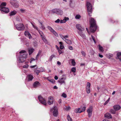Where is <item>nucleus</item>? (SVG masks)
Here are the masks:
<instances>
[{
  "instance_id": "nucleus-1",
  "label": "nucleus",
  "mask_w": 121,
  "mask_h": 121,
  "mask_svg": "<svg viewBox=\"0 0 121 121\" xmlns=\"http://www.w3.org/2000/svg\"><path fill=\"white\" fill-rule=\"evenodd\" d=\"M90 19V30L91 32L94 33L97 29V26L96 23L95 21L94 18H91Z\"/></svg>"
},
{
  "instance_id": "nucleus-2",
  "label": "nucleus",
  "mask_w": 121,
  "mask_h": 121,
  "mask_svg": "<svg viewBox=\"0 0 121 121\" xmlns=\"http://www.w3.org/2000/svg\"><path fill=\"white\" fill-rule=\"evenodd\" d=\"M20 56L19 57L18 60L20 62H24L26 58L27 54L26 51L25 50H22L19 52Z\"/></svg>"
},
{
  "instance_id": "nucleus-3",
  "label": "nucleus",
  "mask_w": 121,
  "mask_h": 121,
  "mask_svg": "<svg viewBox=\"0 0 121 121\" xmlns=\"http://www.w3.org/2000/svg\"><path fill=\"white\" fill-rule=\"evenodd\" d=\"M86 5L87 8V11L88 13V15L91 16V13L92 12V6L91 3L87 2L86 3Z\"/></svg>"
},
{
  "instance_id": "nucleus-4",
  "label": "nucleus",
  "mask_w": 121,
  "mask_h": 121,
  "mask_svg": "<svg viewBox=\"0 0 121 121\" xmlns=\"http://www.w3.org/2000/svg\"><path fill=\"white\" fill-rule=\"evenodd\" d=\"M16 29L18 31H21L24 29V26L22 23L17 24L15 26Z\"/></svg>"
},
{
  "instance_id": "nucleus-5",
  "label": "nucleus",
  "mask_w": 121,
  "mask_h": 121,
  "mask_svg": "<svg viewBox=\"0 0 121 121\" xmlns=\"http://www.w3.org/2000/svg\"><path fill=\"white\" fill-rule=\"evenodd\" d=\"M51 112H52L53 114L55 117H57L58 114V111L57 107L56 106H54L53 108L51 109Z\"/></svg>"
},
{
  "instance_id": "nucleus-6",
  "label": "nucleus",
  "mask_w": 121,
  "mask_h": 121,
  "mask_svg": "<svg viewBox=\"0 0 121 121\" xmlns=\"http://www.w3.org/2000/svg\"><path fill=\"white\" fill-rule=\"evenodd\" d=\"M38 99L40 102L42 104L46 106L47 103L45 99L42 98L41 96L39 95L38 97Z\"/></svg>"
},
{
  "instance_id": "nucleus-7",
  "label": "nucleus",
  "mask_w": 121,
  "mask_h": 121,
  "mask_svg": "<svg viewBox=\"0 0 121 121\" xmlns=\"http://www.w3.org/2000/svg\"><path fill=\"white\" fill-rule=\"evenodd\" d=\"M52 11L53 13H56L58 15H62L63 12L60 9H55L52 10Z\"/></svg>"
},
{
  "instance_id": "nucleus-8",
  "label": "nucleus",
  "mask_w": 121,
  "mask_h": 121,
  "mask_svg": "<svg viewBox=\"0 0 121 121\" xmlns=\"http://www.w3.org/2000/svg\"><path fill=\"white\" fill-rule=\"evenodd\" d=\"M92 107L90 106L87 110V112L88 113V116L89 117H91V116L92 112Z\"/></svg>"
},
{
  "instance_id": "nucleus-9",
  "label": "nucleus",
  "mask_w": 121,
  "mask_h": 121,
  "mask_svg": "<svg viewBox=\"0 0 121 121\" xmlns=\"http://www.w3.org/2000/svg\"><path fill=\"white\" fill-rule=\"evenodd\" d=\"M0 10L2 12H4L5 13H9V9L8 8L5 7L0 8Z\"/></svg>"
},
{
  "instance_id": "nucleus-10",
  "label": "nucleus",
  "mask_w": 121,
  "mask_h": 121,
  "mask_svg": "<svg viewBox=\"0 0 121 121\" xmlns=\"http://www.w3.org/2000/svg\"><path fill=\"white\" fill-rule=\"evenodd\" d=\"M91 84L89 82L87 83V85L86 87V92L87 93L89 94L90 92V87L91 86Z\"/></svg>"
},
{
  "instance_id": "nucleus-11",
  "label": "nucleus",
  "mask_w": 121,
  "mask_h": 121,
  "mask_svg": "<svg viewBox=\"0 0 121 121\" xmlns=\"http://www.w3.org/2000/svg\"><path fill=\"white\" fill-rule=\"evenodd\" d=\"M53 98L52 97H49L48 98V104L49 105L52 104L53 102Z\"/></svg>"
},
{
  "instance_id": "nucleus-12",
  "label": "nucleus",
  "mask_w": 121,
  "mask_h": 121,
  "mask_svg": "<svg viewBox=\"0 0 121 121\" xmlns=\"http://www.w3.org/2000/svg\"><path fill=\"white\" fill-rule=\"evenodd\" d=\"M76 27L80 31H82L84 30V29L82 28L81 26V25L79 24H77L76 25Z\"/></svg>"
},
{
  "instance_id": "nucleus-13",
  "label": "nucleus",
  "mask_w": 121,
  "mask_h": 121,
  "mask_svg": "<svg viewBox=\"0 0 121 121\" xmlns=\"http://www.w3.org/2000/svg\"><path fill=\"white\" fill-rule=\"evenodd\" d=\"M40 83L38 81H35L33 84V86L34 88H36L38 86H40Z\"/></svg>"
},
{
  "instance_id": "nucleus-14",
  "label": "nucleus",
  "mask_w": 121,
  "mask_h": 121,
  "mask_svg": "<svg viewBox=\"0 0 121 121\" xmlns=\"http://www.w3.org/2000/svg\"><path fill=\"white\" fill-rule=\"evenodd\" d=\"M78 34L84 39H86V37L85 35L82 31H78Z\"/></svg>"
},
{
  "instance_id": "nucleus-15",
  "label": "nucleus",
  "mask_w": 121,
  "mask_h": 121,
  "mask_svg": "<svg viewBox=\"0 0 121 121\" xmlns=\"http://www.w3.org/2000/svg\"><path fill=\"white\" fill-rule=\"evenodd\" d=\"M24 35H27L30 39H31L32 38V37L31 36L30 33L28 31H26L25 32Z\"/></svg>"
},
{
  "instance_id": "nucleus-16",
  "label": "nucleus",
  "mask_w": 121,
  "mask_h": 121,
  "mask_svg": "<svg viewBox=\"0 0 121 121\" xmlns=\"http://www.w3.org/2000/svg\"><path fill=\"white\" fill-rule=\"evenodd\" d=\"M10 3L13 6H14L16 8H17L18 7V4L17 3H16V5L15 6V1L16 0H10Z\"/></svg>"
},
{
  "instance_id": "nucleus-17",
  "label": "nucleus",
  "mask_w": 121,
  "mask_h": 121,
  "mask_svg": "<svg viewBox=\"0 0 121 121\" xmlns=\"http://www.w3.org/2000/svg\"><path fill=\"white\" fill-rule=\"evenodd\" d=\"M27 78L28 79V81H32L33 78V77L32 75L29 74L27 76Z\"/></svg>"
},
{
  "instance_id": "nucleus-18",
  "label": "nucleus",
  "mask_w": 121,
  "mask_h": 121,
  "mask_svg": "<svg viewBox=\"0 0 121 121\" xmlns=\"http://www.w3.org/2000/svg\"><path fill=\"white\" fill-rule=\"evenodd\" d=\"M69 19V18L68 17H65L64 19L62 20H60V23H65Z\"/></svg>"
},
{
  "instance_id": "nucleus-19",
  "label": "nucleus",
  "mask_w": 121,
  "mask_h": 121,
  "mask_svg": "<svg viewBox=\"0 0 121 121\" xmlns=\"http://www.w3.org/2000/svg\"><path fill=\"white\" fill-rule=\"evenodd\" d=\"M104 117H107L109 118H112V117L111 115L109 113H107L105 114Z\"/></svg>"
},
{
  "instance_id": "nucleus-20",
  "label": "nucleus",
  "mask_w": 121,
  "mask_h": 121,
  "mask_svg": "<svg viewBox=\"0 0 121 121\" xmlns=\"http://www.w3.org/2000/svg\"><path fill=\"white\" fill-rule=\"evenodd\" d=\"M113 107L115 111L119 110L121 108V107L118 105H115L113 106Z\"/></svg>"
},
{
  "instance_id": "nucleus-21",
  "label": "nucleus",
  "mask_w": 121,
  "mask_h": 121,
  "mask_svg": "<svg viewBox=\"0 0 121 121\" xmlns=\"http://www.w3.org/2000/svg\"><path fill=\"white\" fill-rule=\"evenodd\" d=\"M35 49L33 48H30L28 49L29 53V55L31 54L34 52Z\"/></svg>"
},
{
  "instance_id": "nucleus-22",
  "label": "nucleus",
  "mask_w": 121,
  "mask_h": 121,
  "mask_svg": "<svg viewBox=\"0 0 121 121\" xmlns=\"http://www.w3.org/2000/svg\"><path fill=\"white\" fill-rule=\"evenodd\" d=\"M117 59H118L121 61V52H119L117 54Z\"/></svg>"
},
{
  "instance_id": "nucleus-23",
  "label": "nucleus",
  "mask_w": 121,
  "mask_h": 121,
  "mask_svg": "<svg viewBox=\"0 0 121 121\" xmlns=\"http://www.w3.org/2000/svg\"><path fill=\"white\" fill-rule=\"evenodd\" d=\"M17 11L15 10L12 11L9 13L10 16L14 15L17 13Z\"/></svg>"
},
{
  "instance_id": "nucleus-24",
  "label": "nucleus",
  "mask_w": 121,
  "mask_h": 121,
  "mask_svg": "<svg viewBox=\"0 0 121 121\" xmlns=\"http://www.w3.org/2000/svg\"><path fill=\"white\" fill-rule=\"evenodd\" d=\"M65 42L68 44L71 45L72 43V42L71 40L67 39H65V40H64Z\"/></svg>"
},
{
  "instance_id": "nucleus-25",
  "label": "nucleus",
  "mask_w": 121,
  "mask_h": 121,
  "mask_svg": "<svg viewBox=\"0 0 121 121\" xmlns=\"http://www.w3.org/2000/svg\"><path fill=\"white\" fill-rule=\"evenodd\" d=\"M79 108H80L81 110H80V112H84L85 111L86 108L85 107L81 106Z\"/></svg>"
},
{
  "instance_id": "nucleus-26",
  "label": "nucleus",
  "mask_w": 121,
  "mask_h": 121,
  "mask_svg": "<svg viewBox=\"0 0 121 121\" xmlns=\"http://www.w3.org/2000/svg\"><path fill=\"white\" fill-rule=\"evenodd\" d=\"M42 39L43 41L46 43H48V41L46 39V37L45 36L44 37H43L42 38Z\"/></svg>"
},
{
  "instance_id": "nucleus-27",
  "label": "nucleus",
  "mask_w": 121,
  "mask_h": 121,
  "mask_svg": "<svg viewBox=\"0 0 121 121\" xmlns=\"http://www.w3.org/2000/svg\"><path fill=\"white\" fill-rule=\"evenodd\" d=\"M6 5V3L5 2H3L0 5V8H4Z\"/></svg>"
},
{
  "instance_id": "nucleus-28",
  "label": "nucleus",
  "mask_w": 121,
  "mask_h": 121,
  "mask_svg": "<svg viewBox=\"0 0 121 121\" xmlns=\"http://www.w3.org/2000/svg\"><path fill=\"white\" fill-rule=\"evenodd\" d=\"M80 108H76L74 110V112L76 113H81V112H80Z\"/></svg>"
},
{
  "instance_id": "nucleus-29",
  "label": "nucleus",
  "mask_w": 121,
  "mask_h": 121,
  "mask_svg": "<svg viewBox=\"0 0 121 121\" xmlns=\"http://www.w3.org/2000/svg\"><path fill=\"white\" fill-rule=\"evenodd\" d=\"M99 50L101 52H103L104 51V49L100 45H99Z\"/></svg>"
},
{
  "instance_id": "nucleus-30",
  "label": "nucleus",
  "mask_w": 121,
  "mask_h": 121,
  "mask_svg": "<svg viewBox=\"0 0 121 121\" xmlns=\"http://www.w3.org/2000/svg\"><path fill=\"white\" fill-rule=\"evenodd\" d=\"M58 82L60 83L61 84H62L63 83L65 84V81L64 80L59 79L58 81Z\"/></svg>"
},
{
  "instance_id": "nucleus-31",
  "label": "nucleus",
  "mask_w": 121,
  "mask_h": 121,
  "mask_svg": "<svg viewBox=\"0 0 121 121\" xmlns=\"http://www.w3.org/2000/svg\"><path fill=\"white\" fill-rule=\"evenodd\" d=\"M31 24H32V25L33 27L35 29L37 30H39L38 29V28L34 24L32 23L31 22Z\"/></svg>"
},
{
  "instance_id": "nucleus-32",
  "label": "nucleus",
  "mask_w": 121,
  "mask_h": 121,
  "mask_svg": "<svg viewBox=\"0 0 121 121\" xmlns=\"http://www.w3.org/2000/svg\"><path fill=\"white\" fill-rule=\"evenodd\" d=\"M67 118L68 121H72V119L70 117L69 115H67Z\"/></svg>"
},
{
  "instance_id": "nucleus-33",
  "label": "nucleus",
  "mask_w": 121,
  "mask_h": 121,
  "mask_svg": "<svg viewBox=\"0 0 121 121\" xmlns=\"http://www.w3.org/2000/svg\"><path fill=\"white\" fill-rule=\"evenodd\" d=\"M109 112L111 113L115 114L116 113V111L113 109H111L109 111Z\"/></svg>"
},
{
  "instance_id": "nucleus-34",
  "label": "nucleus",
  "mask_w": 121,
  "mask_h": 121,
  "mask_svg": "<svg viewBox=\"0 0 121 121\" xmlns=\"http://www.w3.org/2000/svg\"><path fill=\"white\" fill-rule=\"evenodd\" d=\"M48 28L52 32L54 30L51 27L49 26H48Z\"/></svg>"
},
{
  "instance_id": "nucleus-35",
  "label": "nucleus",
  "mask_w": 121,
  "mask_h": 121,
  "mask_svg": "<svg viewBox=\"0 0 121 121\" xmlns=\"http://www.w3.org/2000/svg\"><path fill=\"white\" fill-rule=\"evenodd\" d=\"M48 28L52 32L54 30L51 27L49 26H48Z\"/></svg>"
},
{
  "instance_id": "nucleus-36",
  "label": "nucleus",
  "mask_w": 121,
  "mask_h": 121,
  "mask_svg": "<svg viewBox=\"0 0 121 121\" xmlns=\"http://www.w3.org/2000/svg\"><path fill=\"white\" fill-rule=\"evenodd\" d=\"M107 57L108 58H110L111 57H112L113 55L112 54H107L106 55Z\"/></svg>"
},
{
  "instance_id": "nucleus-37",
  "label": "nucleus",
  "mask_w": 121,
  "mask_h": 121,
  "mask_svg": "<svg viewBox=\"0 0 121 121\" xmlns=\"http://www.w3.org/2000/svg\"><path fill=\"white\" fill-rule=\"evenodd\" d=\"M55 56V55H52L50 56L49 57V60L51 61L53 58Z\"/></svg>"
},
{
  "instance_id": "nucleus-38",
  "label": "nucleus",
  "mask_w": 121,
  "mask_h": 121,
  "mask_svg": "<svg viewBox=\"0 0 121 121\" xmlns=\"http://www.w3.org/2000/svg\"><path fill=\"white\" fill-rule=\"evenodd\" d=\"M71 63L73 66H74L75 65L76 63L74 60L72 59V60Z\"/></svg>"
},
{
  "instance_id": "nucleus-39",
  "label": "nucleus",
  "mask_w": 121,
  "mask_h": 121,
  "mask_svg": "<svg viewBox=\"0 0 121 121\" xmlns=\"http://www.w3.org/2000/svg\"><path fill=\"white\" fill-rule=\"evenodd\" d=\"M52 33L56 37L58 36V34L54 30Z\"/></svg>"
},
{
  "instance_id": "nucleus-40",
  "label": "nucleus",
  "mask_w": 121,
  "mask_h": 121,
  "mask_svg": "<svg viewBox=\"0 0 121 121\" xmlns=\"http://www.w3.org/2000/svg\"><path fill=\"white\" fill-rule=\"evenodd\" d=\"M81 17V16L79 15H77L75 17V18L79 19Z\"/></svg>"
},
{
  "instance_id": "nucleus-41",
  "label": "nucleus",
  "mask_w": 121,
  "mask_h": 121,
  "mask_svg": "<svg viewBox=\"0 0 121 121\" xmlns=\"http://www.w3.org/2000/svg\"><path fill=\"white\" fill-rule=\"evenodd\" d=\"M35 73L37 75H38L39 73L40 72V71L37 70H36L35 71Z\"/></svg>"
},
{
  "instance_id": "nucleus-42",
  "label": "nucleus",
  "mask_w": 121,
  "mask_h": 121,
  "mask_svg": "<svg viewBox=\"0 0 121 121\" xmlns=\"http://www.w3.org/2000/svg\"><path fill=\"white\" fill-rule=\"evenodd\" d=\"M37 31L39 32V34H40V36H41V35H42L43 34V33L40 30H39Z\"/></svg>"
},
{
  "instance_id": "nucleus-43",
  "label": "nucleus",
  "mask_w": 121,
  "mask_h": 121,
  "mask_svg": "<svg viewBox=\"0 0 121 121\" xmlns=\"http://www.w3.org/2000/svg\"><path fill=\"white\" fill-rule=\"evenodd\" d=\"M76 69L75 67H73L71 69V71L73 73H74L75 72Z\"/></svg>"
},
{
  "instance_id": "nucleus-44",
  "label": "nucleus",
  "mask_w": 121,
  "mask_h": 121,
  "mask_svg": "<svg viewBox=\"0 0 121 121\" xmlns=\"http://www.w3.org/2000/svg\"><path fill=\"white\" fill-rule=\"evenodd\" d=\"M28 66L29 65L28 64H26L25 65L23 66V67L25 68H28Z\"/></svg>"
},
{
  "instance_id": "nucleus-45",
  "label": "nucleus",
  "mask_w": 121,
  "mask_h": 121,
  "mask_svg": "<svg viewBox=\"0 0 121 121\" xmlns=\"http://www.w3.org/2000/svg\"><path fill=\"white\" fill-rule=\"evenodd\" d=\"M66 77H61V78H60L59 79L64 80L65 81V80H66Z\"/></svg>"
},
{
  "instance_id": "nucleus-46",
  "label": "nucleus",
  "mask_w": 121,
  "mask_h": 121,
  "mask_svg": "<svg viewBox=\"0 0 121 121\" xmlns=\"http://www.w3.org/2000/svg\"><path fill=\"white\" fill-rule=\"evenodd\" d=\"M62 96L64 98H66L67 97V95L66 94L63 93L62 95Z\"/></svg>"
},
{
  "instance_id": "nucleus-47",
  "label": "nucleus",
  "mask_w": 121,
  "mask_h": 121,
  "mask_svg": "<svg viewBox=\"0 0 121 121\" xmlns=\"http://www.w3.org/2000/svg\"><path fill=\"white\" fill-rule=\"evenodd\" d=\"M58 51L60 55L63 53V51L61 50H60V49L58 50Z\"/></svg>"
},
{
  "instance_id": "nucleus-48",
  "label": "nucleus",
  "mask_w": 121,
  "mask_h": 121,
  "mask_svg": "<svg viewBox=\"0 0 121 121\" xmlns=\"http://www.w3.org/2000/svg\"><path fill=\"white\" fill-rule=\"evenodd\" d=\"M91 36L92 38L93 41H94V43H96V41L94 37L92 35H91Z\"/></svg>"
},
{
  "instance_id": "nucleus-49",
  "label": "nucleus",
  "mask_w": 121,
  "mask_h": 121,
  "mask_svg": "<svg viewBox=\"0 0 121 121\" xmlns=\"http://www.w3.org/2000/svg\"><path fill=\"white\" fill-rule=\"evenodd\" d=\"M55 22L56 23H59V22L60 23V19H58L55 21Z\"/></svg>"
},
{
  "instance_id": "nucleus-50",
  "label": "nucleus",
  "mask_w": 121,
  "mask_h": 121,
  "mask_svg": "<svg viewBox=\"0 0 121 121\" xmlns=\"http://www.w3.org/2000/svg\"><path fill=\"white\" fill-rule=\"evenodd\" d=\"M60 49H62L64 47L63 45L61 44L60 45Z\"/></svg>"
},
{
  "instance_id": "nucleus-51",
  "label": "nucleus",
  "mask_w": 121,
  "mask_h": 121,
  "mask_svg": "<svg viewBox=\"0 0 121 121\" xmlns=\"http://www.w3.org/2000/svg\"><path fill=\"white\" fill-rule=\"evenodd\" d=\"M81 53L82 54V55L83 56H85L86 54H85V52L84 51H82L81 52Z\"/></svg>"
},
{
  "instance_id": "nucleus-52",
  "label": "nucleus",
  "mask_w": 121,
  "mask_h": 121,
  "mask_svg": "<svg viewBox=\"0 0 121 121\" xmlns=\"http://www.w3.org/2000/svg\"><path fill=\"white\" fill-rule=\"evenodd\" d=\"M69 49L71 50H73V47L71 46H69Z\"/></svg>"
},
{
  "instance_id": "nucleus-53",
  "label": "nucleus",
  "mask_w": 121,
  "mask_h": 121,
  "mask_svg": "<svg viewBox=\"0 0 121 121\" xmlns=\"http://www.w3.org/2000/svg\"><path fill=\"white\" fill-rule=\"evenodd\" d=\"M41 51L39 50L38 52V53L37 54V56H39V55L41 54Z\"/></svg>"
},
{
  "instance_id": "nucleus-54",
  "label": "nucleus",
  "mask_w": 121,
  "mask_h": 121,
  "mask_svg": "<svg viewBox=\"0 0 121 121\" xmlns=\"http://www.w3.org/2000/svg\"><path fill=\"white\" fill-rule=\"evenodd\" d=\"M35 60V59L33 58H31L30 59V63H31V62L32 61Z\"/></svg>"
},
{
  "instance_id": "nucleus-55",
  "label": "nucleus",
  "mask_w": 121,
  "mask_h": 121,
  "mask_svg": "<svg viewBox=\"0 0 121 121\" xmlns=\"http://www.w3.org/2000/svg\"><path fill=\"white\" fill-rule=\"evenodd\" d=\"M109 99L110 98H109L108 100H107L106 102L104 103V105H106V104H107V103L108 102H109Z\"/></svg>"
},
{
  "instance_id": "nucleus-56",
  "label": "nucleus",
  "mask_w": 121,
  "mask_h": 121,
  "mask_svg": "<svg viewBox=\"0 0 121 121\" xmlns=\"http://www.w3.org/2000/svg\"><path fill=\"white\" fill-rule=\"evenodd\" d=\"M44 69L42 68H40V72H43L44 71Z\"/></svg>"
},
{
  "instance_id": "nucleus-57",
  "label": "nucleus",
  "mask_w": 121,
  "mask_h": 121,
  "mask_svg": "<svg viewBox=\"0 0 121 121\" xmlns=\"http://www.w3.org/2000/svg\"><path fill=\"white\" fill-rule=\"evenodd\" d=\"M36 66H37V65H34L31 66L30 67L31 68H34L36 67Z\"/></svg>"
},
{
  "instance_id": "nucleus-58",
  "label": "nucleus",
  "mask_w": 121,
  "mask_h": 121,
  "mask_svg": "<svg viewBox=\"0 0 121 121\" xmlns=\"http://www.w3.org/2000/svg\"><path fill=\"white\" fill-rule=\"evenodd\" d=\"M57 64L58 65H61V63L58 61H57Z\"/></svg>"
},
{
  "instance_id": "nucleus-59",
  "label": "nucleus",
  "mask_w": 121,
  "mask_h": 121,
  "mask_svg": "<svg viewBox=\"0 0 121 121\" xmlns=\"http://www.w3.org/2000/svg\"><path fill=\"white\" fill-rule=\"evenodd\" d=\"M54 78L56 80H57L58 79V78L57 76H55Z\"/></svg>"
},
{
  "instance_id": "nucleus-60",
  "label": "nucleus",
  "mask_w": 121,
  "mask_h": 121,
  "mask_svg": "<svg viewBox=\"0 0 121 121\" xmlns=\"http://www.w3.org/2000/svg\"><path fill=\"white\" fill-rule=\"evenodd\" d=\"M68 37V36L67 35H66L65 36V37H64V38H62V39H63L64 40V39H66L65 38H67Z\"/></svg>"
},
{
  "instance_id": "nucleus-61",
  "label": "nucleus",
  "mask_w": 121,
  "mask_h": 121,
  "mask_svg": "<svg viewBox=\"0 0 121 121\" xmlns=\"http://www.w3.org/2000/svg\"><path fill=\"white\" fill-rule=\"evenodd\" d=\"M51 82L52 83H53L55 82V81L54 79H52L51 81Z\"/></svg>"
},
{
  "instance_id": "nucleus-62",
  "label": "nucleus",
  "mask_w": 121,
  "mask_h": 121,
  "mask_svg": "<svg viewBox=\"0 0 121 121\" xmlns=\"http://www.w3.org/2000/svg\"><path fill=\"white\" fill-rule=\"evenodd\" d=\"M30 4H34V2L33 1H30Z\"/></svg>"
},
{
  "instance_id": "nucleus-63",
  "label": "nucleus",
  "mask_w": 121,
  "mask_h": 121,
  "mask_svg": "<svg viewBox=\"0 0 121 121\" xmlns=\"http://www.w3.org/2000/svg\"><path fill=\"white\" fill-rule=\"evenodd\" d=\"M66 77V75L65 74H63L62 75L61 77Z\"/></svg>"
},
{
  "instance_id": "nucleus-64",
  "label": "nucleus",
  "mask_w": 121,
  "mask_h": 121,
  "mask_svg": "<svg viewBox=\"0 0 121 121\" xmlns=\"http://www.w3.org/2000/svg\"><path fill=\"white\" fill-rule=\"evenodd\" d=\"M56 48L57 49V50H58L60 49L59 47L57 45H56Z\"/></svg>"
}]
</instances>
